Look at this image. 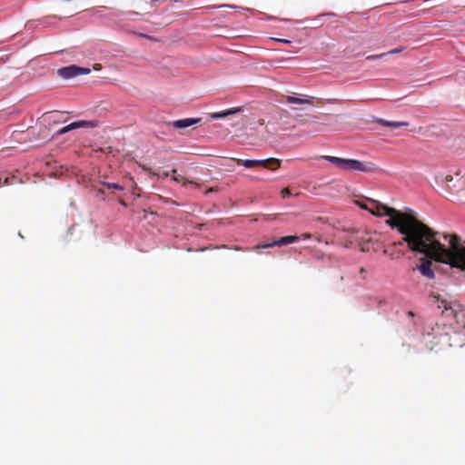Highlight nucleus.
I'll list each match as a JSON object with an SVG mask.
<instances>
[{"mask_svg":"<svg viewBox=\"0 0 465 465\" xmlns=\"http://www.w3.org/2000/svg\"><path fill=\"white\" fill-rule=\"evenodd\" d=\"M355 203L377 217H389L386 224L402 235L394 246L406 244L414 253L429 255L436 262L465 271V242L457 234L441 235L419 220L411 210L401 212L371 198L358 200Z\"/></svg>","mask_w":465,"mask_h":465,"instance_id":"nucleus-1","label":"nucleus"},{"mask_svg":"<svg viewBox=\"0 0 465 465\" xmlns=\"http://www.w3.org/2000/svg\"><path fill=\"white\" fill-rule=\"evenodd\" d=\"M318 158L328 161L341 171H353L371 173L378 170L377 166L371 162H362L356 159H346L330 155H322Z\"/></svg>","mask_w":465,"mask_h":465,"instance_id":"nucleus-2","label":"nucleus"},{"mask_svg":"<svg viewBox=\"0 0 465 465\" xmlns=\"http://www.w3.org/2000/svg\"><path fill=\"white\" fill-rule=\"evenodd\" d=\"M232 160L241 166H244L245 168H253V167H263L268 170H277L281 166V160L277 158H268L264 160H243L239 158H232Z\"/></svg>","mask_w":465,"mask_h":465,"instance_id":"nucleus-3","label":"nucleus"},{"mask_svg":"<svg viewBox=\"0 0 465 465\" xmlns=\"http://www.w3.org/2000/svg\"><path fill=\"white\" fill-rule=\"evenodd\" d=\"M433 262H436L434 258L429 255H423V257L419 259V264L416 265L415 269L418 270L423 277L433 280L435 278V272L432 268Z\"/></svg>","mask_w":465,"mask_h":465,"instance_id":"nucleus-4","label":"nucleus"},{"mask_svg":"<svg viewBox=\"0 0 465 465\" xmlns=\"http://www.w3.org/2000/svg\"><path fill=\"white\" fill-rule=\"evenodd\" d=\"M299 240H300V237L297 235H287V236L281 237L278 240H274L272 242H265V243L258 244V245L254 246L252 248V250L257 251L260 249H266V248H271L273 246L281 247V246L297 242Z\"/></svg>","mask_w":465,"mask_h":465,"instance_id":"nucleus-5","label":"nucleus"},{"mask_svg":"<svg viewBox=\"0 0 465 465\" xmlns=\"http://www.w3.org/2000/svg\"><path fill=\"white\" fill-rule=\"evenodd\" d=\"M90 72L91 70L89 68L69 65L58 69L57 74L64 79H70L80 74H88Z\"/></svg>","mask_w":465,"mask_h":465,"instance_id":"nucleus-6","label":"nucleus"},{"mask_svg":"<svg viewBox=\"0 0 465 465\" xmlns=\"http://www.w3.org/2000/svg\"><path fill=\"white\" fill-rule=\"evenodd\" d=\"M97 126V123L96 122H92V121H76V122H74V123H71L70 124L59 129L57 132H56V135H62V134H64L72 130H74V129H77V128H82V127H95Z\"/></svg>","mask_w":465,"mask_h":465,"instance_id":"nucleus-7","label":"nucleus"},{"mask_svg":"<svg viewBox=\"0 0 465 465\" xmlns=\"http://www.w3.org/2000/svg\"><path fill=\"white\" fill-rule=\"evenodd\" d=\"M313 99H314V97L308 96V95H304L303 98H299V97H295L292 95H284L283 96L284 102H286L288 104H300V105H305V104L312 105Z\"/></svg>","mask_w":465,"mask_h":465,"instance_id":"nucleus-8","label":"nucleus"},{"mask_svg":"<svg viewBox=\"0 0 465 465\" xmlns=\"http://www.w3.org/2000/svg\"><path fill=\"white\" fill-rule=\"evenodd\" d=\"M201 122V118H185L173 121L169 124L176 129H183Z\"/></svg>","mask_w":465,"mask_h":465,"instance_id":"nucleus-9","label":"nucleus"},{"mask_svg":"<svg viewBox=\"0 0 465 465\" xmlns=\"http://www.w3.org/2000/svg\"><path fill=\"white\" fill-rule=\"evenodd\" d=\"M375 122L382 126L390 127L391 129H397L400 127H405L409 125L408 122L387 121L382 118H377Z\"/></svg>","mask_w":465,"mask_h":465,"instance_id":"nucleus-10","label":"nucleus"},{"mask_svg":"<svg viewBox=\"0 0 465 465\" xmlns=\"http://www.w3.org/2000/svg\"><path fill=\"white\" fill-rule=\"evenodd\" d=\"M172 173H173V180L177 182V183H182L183 185H185L187 183H191V184H193L196 188H199V184L196 183H193L192 181H189L186 177L181 175V174H177V171L175 169H173L172 170Z\"/></svg>","mask_w":465,"mask_h":465,"instance_id":"nucleus-11","label":"nucleus"},{"mask_svg":"<svg viewBox=\"0 0 465 465\" xmlns=\"http://www.w3.org/2000/svg\"><path fill=\"white\" fill-rule=\"evenodd\" d=\"M241 111V108H232L219 113H213L211 114L212 119L224 118L227 115L236 114Z\"/></svg>","mask_w":465,"mask_h":465,"instance_id":"nucleus-12","label":"nucleus"},{"mask_svg":"<svg viewBox=\"0 0 465 465\" xmlns=\"http://www.w3.org/2000/svg\"><path fill=\"white\" fill-rule=\"evenodd\" d=\"M432 300H433V302H440L438 307L440 308L441 306L443 307L444 310H448L449 307H448V303L446 301L444 300H440V296L438 295H433L432 296Z\"/></svg>","mask_w":465,"mask_h":465,"instance_id":"nucleus-13","label":"nucleus"},{"mask_svg":"<svg viewBox=\"0 0 465 465\" xmlns=\"http://www.w3.org/2000/svg\"><path fill=\"white\" fill-rule=\"evenodd\" d=\"M107 189H115V190H119V191H122L124 190V187L121 186L120 184L118 183H105L104 184Z\"/></svg>","mask_w":465,"mask_h":465,"instance_id":"nucleus-14","label":"nucleus"},{"mask_svg":"<svg viewBox=\"0 0 465 465\" xmlns=\"http://www.w3.org/2000/svg\"><path fill=\"white\" fill-rule=\"evenodd\" d=\"M15 180H16L15 176L5 177L2 181V183H3L4 185H10V184H13Z\"/></svg>","mask_w":465,"mask_h":465,"instance_id":"nucleus-15","label":"nucleus"},{"mask_svg":"<svg viewBox=\"0 0 465 465\" xmlns=\"http://www.w3.org/2000/svg\"><path fill=\"white\" fill-rule=\"evenodd\" d=\"M281 193H282V196L283 198H285V197H287V196H290V195H291V192H290V190H289L288 188H284V189H282V192H281Z\"/></svg>","mask_w":465,"mask_h":465,"instance_id":"nucleus-16","label":"nucleus"},{"mask_svg":"<svg viewBox=\"0 0 465 465\" xmlns=\"http://www.w3.org/2000/svg\"><path fill=\"white\" fill-rule=\"evenodd\" d=\"M386 54H376V55H369L367 56V60H374V59H378V58H381L382 56H384Z\"/></svg>","mask_w":465,"mask_h":465,"instance_id":"nucleus-17","label":"nucleus"},{"mask_svg":"<svg viewBox=\"0 0 465 465\" xmlns=\"http://www.w3.org/2000/svg\"><path fill=\"white\" fill-rule=\"evenodd\" d=\"M299 237H300V239H302V240H309V239L312 238V234H310V233H302Z\"/></svg>","mask_w":465,"mask_h":465,"instance_id":"nucleus-18","label":"nucleus"},{"mask_svg":"<svg viewBox=\"0 0 465 465\" xmlns=\"http://www.w3.org/2000/svg\"><path fill=\"white\" fill-rule=\"evenodd\" d=\"M231 249H232L234 251H250V248L243 249L238 245L232 246Z\"/></svg>","mask_w":465,"mask_h":465,"instance_id":"nucleus-19","label":"nucleus"},{"mask_svg":"<svg viewBox=\"0 0 465 465\" xmlns=\"http://www.w3.org/2000/svg\"><path fill=\"white\" fill-rule=\"evenodd\" d=\"M359 272H360L361 276L363 279H365V276H366V272H366V270H365L363 267H361V268L360 269Z\"/></svg>","mask_w":465,"mask_h":465,"instance_id":"nucleus-20","label":"nucleus"},{"mask_svg":"<svg viewBox=\"0 0 465 465\" xmlns=\"http://www.w3.org/2000/svg\"><path fill=\"white\" fill-rule=\"evenodd\" d=\"M402 51V48H396L391 51H390L388 54H398Z\"/></svg>","mask_w":465,"mask_h":465,"instance_id":"nucleus-21","label":"nucleus"},{"mask_svg":"<svg viewBox=\"0 0 465 465\" xmlns=\"http://www.w3.org/2000/svg\"><path fill=\"white\" fill-rule=\"evenodd\" d=\"M276 41L282 42L283 44H291V41L287 39H276Z\"/></svg>","mask_w":465,"mask_h":465,"instance_id":"nucleus-22","label":"nucleus"},{"mask_svg":"<svg viewBox=\"0 0 465 465\" xmlns=\"http://www.w3.org/2000/svg\"><path fill=\"white\" fill-rule=\"evenodd\" d=\"M227 5H213L212 8H222V7H227Z\"/></svg>","mask_w":465,"mask_h":465,"instance_id":"nucleus-23","label":"nucleus"},{"mask_svg":"<svg viewBox=\"0 0 465 465\" xmlns=\"http://www.w3.org/2000/svg\"><path fill=\"white\" fill-rule=\"evenodd\" d=\"M52 113H48V114H45V117H48L49 119H51V116H49L48 114H51Z\"/></svg>","mask_w":465,"mask_h":465,"instance_id":"nucleus-24","label":"nucleus"},{"mask_svg":"<svg viewBox=\"0 0 465 465\" xmlns=\"http://www.w3.org/2000/svg\"><path fill=\"white\" fill-rule=\"evenodd\" d=\"M168 175H169V173H168L167 172H164V173H163V176H164V177H167Z\"/></svg>","mask_w":465,"mask_h":465,"instance_id":"nucleus-25","label":"nucleus"},{"mask_svg":"<svg viewBox=\"0 0 465 465\" xmlns=\"http://www.w3.org/2000/svg\"><path fill=\"white\" fill-rule=\"evenodd\" d=\"M143 37H148L146 35H140Z\"/></svg>","mask_w":465,"mask_h":465,"instance_id":"nucleus-26","label":"nucleus"}]
</instances>
